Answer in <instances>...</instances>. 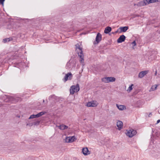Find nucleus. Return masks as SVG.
Wrapping results in <instances>:
<instances>
[{"label":"nucleus","instance_id":"f257e3e1","mask_svg":"<svg viewBox=\"0 0 160 160\" xmlns=\"http://www.w3.org/2000/svg\"><path fill=\"white\" fill-rule=\"evenodd\" d=\"M79 87L78 84L76 85H73L72 86L70 89V93L71 94H73L75 92H77L79 90Z\"/></svg>","mask_w":160,"mask_h":160},{"label":"nucleus","instance_id":"f03ea898","mask_svg":"<svg viewBox=\"0 0 160 160\" xmlns=\"http://www.w3.org/2000/svg\"><path fill=\"white\" fill-rule=\"evenodd\" d=\"M115 78L114 77H105L102 79V81L105 83H108L113 82L115 81Z\"/></svg>","mask_w":160,"mask_h":160},{"label":"nucleus","instance_id":"7ed1b4c3","mask_svg":"<svg viewBox=\"0 0 160 160\" xmlns=\"http://www.w3.org/2000/svg\"><path fill=\"white\" fill-rule=\"evenodd\" d=\"M137 132L135 130L133 129H131L127 131L126 133L127 135L129 137H132L136 134Z\"/></svg>","mask_w":160,"mask_h":160},{"label":"nucleus","instance_id":"20e7f679","mask_svg":"<svg viewBox=\"0 0 160 160\" xmlns=\"http://www.w3.org/2000/svg\"><path fill=\"white\" fill-rule=\"evenodd\" d=\"M45 112H40L39 113H38L36 115H34L32 114L29 117V118H28L29 119H32L36 118H38L39 117L41 116L44 114L45 113H46Z\"/></svg>","mask_w":160,"mask_h":160},{"label":"nucleus","instance_id":"39448f33","mask_svg":"<svg viewBox=\"0 0 160 160\" xmlns=\"http://www.w3.org/2000/svg\"><path fill=\"white\" fill-rule=\"evenodd\" d=\"M72 74L71 72L68 73L66 74L63 80L65 82L68 80H71L72 78Z\"/></svg>","mask_w":160,"mask_h":160},{"label":"nucleus","instance_id":"423d86ee","mask_svg":"<svg viewBox=\"0 0 160 160\" xmlns=\"http://www.w3.org/2000/svg\"><path fill=\"white\" fill-rule=\"evenodd\" d=\"M147 4V0H144L139 2L138 3H137V6L138 7H142Z\"/></svg>","mask_w":160,"mask_h":160},{"label":"nucleus","instance_id":"0eeeda50","mask_svg":"<svg viewBox=\"0 0 160 160\" xmlns=\"http://www.w3.org/2000/svg\"><path fill=\"white\" fill-rule=\"evenodd\" d=\"M102 39V35L99 33H98L96 38L95 41L96 42V44L98 43ZM96 44V42L94 43Z\"/></svg>","mask_w":160,"mask_h":160},{"label":"nucleus","instance_id":"6e6552de","mask_svg":"<svg viewBox=\"0 0 160 160\" xmlns=\"http://www.w3.org/2000/svg\"><path fill=\"white\" fill-rule=\"evenodd\" d=\"M6 98L4 100L5 102H13L14 101V98L12 97L6 96Z\"/></svg>","mask_w":160,"mask_h":160},{"label":"nucleus","instance_id":"1a4fd4ad","mask_svg":"<svg viewBox=\"0 0 160 160\" xmlns=\"http://www.w3.org/2000/svg\"><path fill=\"white\" fill-rule=\"evenodd\" d=\"M148 72V71H144L140 72L138 74V77L142 78L146 75Z\"/></svg>","mask_w":160,"mask_h":160},{"label":"nucleus","instance_id":"9d476101","mask_svg":"<svg viewBox=\"0 0 160 160\" xmlns=\"http://www.w3.org/2000/svg\"><path fill=\"white\" fill-rule=\"evenodd\" d=\"M76 50L78 52V54H82V49L80 47V45L78 44H77L76 45Z\"/></svg>","mask_w":160,"mask_h":160},{"label":"nucleus","instance_id":"9b49d317","mask_svg":"<svg viewBox=\"0 0 160 160\" xmlns=\"http://www.w3.org/2000/svg\"><path fill=\"white\" fill-rule=\"evenodd\" d=\"M87 106L88 107H94L96 106H97V104L96 103V102L92 101L90 102H88L87 103Z\"/></svg>","mask_w":160,"mask_h":160},{"label":"nucleus","instance_id":"f8f14e48","mask_svg":"<svg viewBox=\"0 0 160 160\" xmlns=\"http://www.w3.org/2000/svg\"><path fill=\"white\" fill-rule=\"evenodd\" d=\"M126 38V37L125 36L122 35L120 36L119 38L117 40V42L118 43H121L123 42H124Z\"/></svg>","mask_w":160,"mask_h":160},{"label":"nucleus","instance_id":"ddd939ff","mask_svg":"<svg viewBox=\"0 0 160 160\" xmlns=\"http://www.w3.org/2000/svg\"><path fill=\"white\" fill-rule=\"evenodd\" d=\"M82 152L84 155H87L90 154V152L87 148H83L82 149Z\"/></svg>","mask_w":160,"mask_h":160},{"label":"nucleus","instance_id":"4468645a","mask_svg":"<svg viewBox=\"0 0 160 160\" xmlns=\"http://www.w3.org/2000/svg\"><path fill=\"white\" fill-rule=\"evenodd\" d=\"M128 27L127 26L120 27L119 28V29L120 30L119 32V33H121L122 32H126L128 30Z\"/></svg>","mask_w":160,"mask_h":160},{"label":"nucleus","instance_id":"2eb2a0df","mask_svg":"<svg viewBox=\"0 0 160 160\" xmlns=\"http://www.w3.org/2000/svg\"><path fill=\"white\" fill-rule=\"evenodd\" d=\"M40 122V121L37 120L32 123H27V126H32L33 125H39Z\"/></svg>","mask_w":160,"mask_h":160},{"label":"nucleus","instance_id":"dca6fc26","mask_svg":"<svg viewBox=\"0 0 160 160\" xmlns=\"http://www.w3.org/2000/svg\"><path fill=\"white\" fill-rule=\"evenodd\" d=\"M117 126L118 128V129L119 130H120L122 128V122L118 121L117 122Z\"/></svg>","mask_w":160,"mask_h":160},{"label":"nucleus","instance_id":"f3484780","mask_svg":"<svg viewBox=\"0 0 160 160\" xmlns=\"http://www.w3.org/2000/svg\"><path fill=\"white\" fill-rule=\"evenodd\" d=\"M116 106L117 108L120 110H122L126 109V108L125 106L118 105V104H116Z\"/></svg>","mask_w":160,"mask_h":160},{"label":"nucleus","instance_id":"a211bd4d","mask_svg":"<svg viewBox=\"0 0 160 160\" xmlns=\"http://www.w3.org/2000/svg\"><path fill=\"white\" fill-rule=\"evenodd\" d=\"M59 129L61 130H64L68 128V126L63 124H62L59 126H57Z\"/></svg>","mask_w":160,"mask_h":160},{"label":"nucleus","instance_id":"6ab92c4d","mask_svg":"<svg viewBox=\"0 0 160 160\" xmlns=\"http://www.w3.org/2000/svg\"><path fill=\"white\" fill-rule=\"evenodd\" d=\"M112 30V28L110 27H107L105 29L104 32L106 34H108Z\"/></svg>","mask_w":160,"mask_h":160},{"label":"nucleus","instance_id":"aec40b11","mask_svg":"<svg viewBox=\"0 0 160 160\" xmlns=\"http://www.w3.org/2000/svg\"><path fill=\"white\" fill-rule=\"evenodd\" d=\"M147 1L148 4L157 2H160V0H147Z\"/></svg>","mask_w":160,"mask_h":160},{"label":"nucleus","instance_id":"412c9836","mask_svg":"<svg viewBox=\"0 0 160 160\" xmlns=\"http://www.w3.org/2000/svg\"><path fill=\"white\" fill-rule=\"evenodd\" d=\"M158 86V85L156 84L152 86L151 88V91H153L157 89Z\"/></svg>","mask_w":160,"mask_h":160},{"label":"nucleus","instance_id":"4be33fe9","mask_svg":"<svg viewBox=\"0 0 160 160\" xmlns=\"http://www.w3.org/2000/svg\"><path fill=\"white\" fill-rule=\"evenodd\" d=\"M69 137L71 141L72 142L74 141L75 140H76V138L75 136Z\"/></svg>","mask_w":160,"mask_h":160},{"label":"nucleus","instance_id":"5701e85b","mask_svg":"<svg viewBox=\"0 0 160 160\" xmlns=\"http://www.w3.org/2000/svg\"><path fill=\"white\" fill-rule=\"evenodd\" d=\"M10 38H7L4 39L3 40V42L4 43H5L7 42H8L10 41L11 40Z\"/></svg>","mask_w":160,"mask_h":160},{"label":"nucleus","instance_id":"b1692460","mask_svg":"<svg viewBox=\"0 0 160 160\" xmlns=\"http://www.w3.org/2000/svg\"><path fill=\"white\" fill-rule=\"evenodd\" d=\"M78 56L80 58H81V59L80 60V62H83V61H84V59H83V55L82 53V54H78Z\"/></svg>","mask_w":160,"mask_h":160},{"label":"nucleus","instance_id":"393cba45","mask_svg":"<svg viewBox=\"0 0 160 160\" xmlns=\"http://www.w3.org/2000/svg\"><path fill=\"white\" fill-rule=\"evenodd\" d=\"M133 86V84H132L131 86H130L128 88V89L127 90V91L128 92H130L132 90V87Z\"/></svg>","mask_w":160,"mask_h":160},{"label":"nucleus","instance_id":"a878e982","mask_svg":"<svg viewBox=\"0 0 160 160\" xmlns=\"http://www.w3.org/2000/svg\"><path fill=\"white\" fill-rule=\"evenodd\" d=\"M66 142H72L69 137H67L66 138Z\"/></svg>","mask_w":160,"mask_h":160},{"label":"nucleus","instance_id":"bb28decb","mask_svg":"<svg viewBox=\"0 0 160 160\" xmlns=\"http://www.w3.org/2000/svg\"><path fill=\"white\" fill-rule=\"evenodd\" d=\"M70 62H68L67 64V67H68L69 68H70L71 67L70 66Z\"/></svg>","mask_w":160,"mask_h":160},{"label":"nucleus","instance_id":"cd10ccee","mask_svg":"<svg viewBox=\"0 0 160 160\" xmlns=\"http://www.w3.org/2000/svg\"><path fill=\"white\" fill-rule=\"evenodd\" d=\"M5 0H0V3L1 4L3 5L4 2Z\"/></svg>","mask_w":160,"mask_h":160},{"label":"nucleus","instance_id":"c85d7f7f","mask_svg":"<svg viewBox=\"0 0 160 160\" xmlns=\"http://www.w3.org/2000/svg\"><path fill=\"white\" fill-rule=\"evenodd\" d=\"M132 44H133V46H135L136 45V42L135 41H133L132 42Z\"/></svg>","mask_w":160,"mask_h":160},{"label":"nucleus","instance_id":"c756f323","mask_svg":"<svg viewBox=\"0 0 160 160\" xmlns=\"http://www.w3.org/2000/svg\"><path fill=\"white\" fill-rule=\"evenodd\" d=\"M160 122V120L159 119V120H158L157 121V124L159 123Z\"/></svg>","mask_w":160,"mask_h":160},{"label":"nucleus","instance_id":"7c9ffc66","mask_svg":"<svg viewBox=\"0 0 160 160\" xmlns=\"http://www.w3.org/2000/svg\"><path fill=\"white\" fill-rule=\"evenodd\" d=\"M120 30L119 29H118L117 31H116L115 32V33H118V32H119V30Z\"/></svg>","mask_w":160,"mask_h":160},{"label":"nucleus","instance_id":"2f4dec72","mask_svg":"<svg viewBox=\"0 0 160 160\" xmlns=\"http://www.w3.org/2000/svg\"><path fill=\"white\" fill-rule=\"evenodd\" d=\"M85 34V33H81L80 34V35H82V34Z\"/></svg>","mask_w":160,"mask_h":160},{"label":"nucleus","instance_id":"473e14b6","mask_svg":"<svg viewBox=\"0 0 160 160\" xmlns=\"http://www.w3.org/2000/svg\"><path fill=\"white\" fill-rule=\"evenodd\" d=\"M151 114H151V113H149V114L148 115V116H149V117H150V115H151Z\"/></svg>","mask_w":160,"mask_h":160},{"label":"nucleus","instance_id":"72a5a7b5","mask_svg":"<svg viewBox=\"0 0 160 160\" xmlns=\"http://www.w3.org/2000/svg\"><path fill=\"white\" fill-rule=\"evenodd\" d=\"M136 5H137V4H136V3H134V6H135Z\"/></svg>","mask_w":160,"mask_h":160},{"label":"nucleus","instance_id":"f704fd0d","mask_svg":"<svg viewBox=\"0 0 160 160\" xmlns=\"http://www.w3.org/2000/svg\"><path fill=\"white\" fill-rule=\"evenodd\" d=\"M2 106V104H0V107H1Z\"/></svg>","mask_w":160,"mask_h":160},{"label":"nucleus","instance_id":"c9c22d12","mask_svg":"<svg viewBox=\"0 0 160 160\" xmlns=\"http://www.w3.org/2000/svg\"><path fill=\"white\" fill-rule=\"evenodd\" d=\"M54 96H54V95H53V96H51V97H54Z\"/></svg>","mask_w":160,"mask_h":160},{"label":"nucleus","instance_id":"e433bc0d","mask_svg":"<svg viewBox=\"0 0 160 160\" xmlns=\"http://www.w3.org/2000/svg\"><path fill=\"white\" fill-rule=\"evenodd\" d=\"M43 102H44V100H43Z\"/></svg>","mask_w":160,"mask_h":160}]
</instances>
